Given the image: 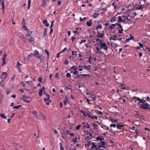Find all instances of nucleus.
I'll list each match as a JSON object with an SVG mask.
<instances>
[{"label":"nucleus","mask_w":150,"mask_h":150,"mask_svg":"<svg viewBox=\"0 0 150 150\" xmlns=\"http://www.w3.org/2000/svg\"><path fill=\"white\" fill-rule=\"evenodd\" d=\"M77 138L76 137H75L73 139V140L75 143H77Z\"/></svg>","instance_id":"43"},{"label":"nucleus","mask_w":150,"mask_h":150,"mask_svg":"<svg viewBox=\"0 0 150 150\" xmlns=\"http://www.w3.org/2000/svg\"><path fill=\"white\" fill-rule=\"evenodd\" d=\"M102 25L99 24L96 27V29L97 30L99 29H102Z\"/></svg>","instance_id":"29"},{"label":"nucleus","mask_w":150,"mask_h":150,"mask_svg":"<svg viewBox=\"0 0 150 150\" xmlns=\"http://www.w3.org/2000/svg\"><path fill=\"white\" fill-rule=\"evenodd\" d=\"M42 77H39V78H38V80L40 82H42Z\"/></svg>","instance_id":"52"},{"label":"nucleus","mask_w":150,"mask_h":150,"mask_svg":"<svg viewBox=\"0 0 150 150\" xmlns=\"http://www.w3.org/2000/svg\"><path fill=\"white\" fill-rule=\"evenodd\" d=\"M99 13H95L93 14V18L95 19L97 18V17L98 16Z\"/></svg>","instance_id":"31"},{"label":"nucleus","mask_w":150,"mask_h":150,"mask_svg":"<svg viewBox=\"0 0 150 150\" xmlns=\"http://www.w3.org/2000/svg\"><path fill=\"white\" fill-rule=\"evenodd\" d=\"M111 121L112 122H117V121L116 120L114 119H112L111 120Z\"/></svg>","instance_id":"56"},{"label":"nucleus","mask_w":150,"mask_h":150,"mask_svg":"<svg viewBox=\"0 0 150 150\" xmlns=\"http://www.w3.org/2000/svg\"><path fill=\"white\" fill-rule=\"evenodd\" d=\"M87 145H90L92 144V143H91V142L90 141L87 142Z\"/></svg>","instance_id":"62"},{"label":"nucleus","mask_w":150,"mask_h":150,"mask_svg":"<svg viewBox=\"0 0 150 150\" xmlns=\"http://www.w3.org/2000/svg\"><path fill=\"white\" fill-rule=\"evenodd\" d=\"M68 102V98L67 97H66L65 98L64 100L63 103L65 105L67 104V103Z\"/></svg>","instance_id":"28"},{"label":"nucleus","mask_w":150,"mask_h":150,"mask_svg":"<svg viewBox=\"0 0 150 150\" xmlns=\"http://www.w3.org/2000/svg\"><path fill=\"white\" fill-rule=\"evenodd\" d=\"M97 36L98 38H103L104 36V32L103 31L101 33H100L99 31H98Z\"/></svg>","instance_id":"9"},{"label":"nucleus","mask_w":150,"mask_h":150,"mask_svg":"<svg viewBox=\"0 0 150 150\" xmlns=\"http://www.w3.org/2000/svg\"><path fill=\"white\" fill-rule=\"evenodd\" d=\"M7 76L8 74L6 72H3L2 73L0 77L1 79L2 82H3L5 81Z\"/></svg>","instance_id":"4"},{"label":"nucleus","mask_w":150,"mask_h":150,"mask_svg":"<svg viewBox=\"0 0 150 150\" xmlns=\"http://www.w3.org/2000/svg\"><path fill=\"white\" fill-rule=\"evenodd\" d=\"M35 52L34 55L36 57H38V50H35Z\"/></svg>","instance_id":"46"},{"label":"nucleus","mask_w":150,"mask_h":150,"mask_svg":"<svg viewBox=\"0 0 150 150\" xmlns=\"http://www.w3.org/2000/svg\"><path fill=\"white\" fill-rule=\"evenodd\" d=\"M22 65V64L20 63L19 61H18L17 63L16 67L18 69V71L19 72H21V70L20 69V67Z\"/></svg>","instance_id":"10"},{"label":"nucleus","mask_w":150,"mask_h":150,"mask_svg":"<svg viewBox=\"0 0 150 150\" xmlns=\"http://www.w3.org/2000/svg\"><path fill=\"white\" fill-rule=\"evenodd\" d=\"M33 115L36 118H37V111H34L33 112Z\"/></svg>","instance_id":"32"},{"label":"nucleus","mask_w":150,"mask_h":150,"mask_svg":"<svg viewBox=\"0 0 150 150\" xmlns=\"http://www.w3.org/2000/svg\"><path fill=\"white\" fill-rule=\"evenodd\" d=\"M91 97L92 98L93 100H96V97L95 96H93V95H92L91 96Z\"/></svg>","instance_id":"55"},{"label":"nucleus","mask_w":150,"mask_h":150,"mask_svg":"<svg viewBox=\"0 0 150 150\" xmlns=\"http://www.w3.org/2000/svg\"><path fill=\"white\" fill-rule=\"evenodd\" d=\"M76 39L75 37H71V40L73 42H74V40H75Z\"/></svg>","instance_id":"63"},{"label":"nucleus","mask_w":150,"mask_h":150,"mask_svg":"<svg viewBox=\"0 0 150 150\" xmlns=\"http://www.w3.org/2000/svg\"><path fill=\"white\" fill-rule=\"evenodd\" d=\"M116 16H114L111 18L110 21V22L111 23H112L113 22L115 21H116Z\"/></svg>","instance_id":"26"},{"label":"nucleus","mask_w":150,"mask_h":150,"mask_svg":"<svg viewBox=\"0 0 150 150\" xmlns=\"http://www.w3.org/2000/svg\"><path fill=\"white\" fill-rule=\"evenodd\" d=\"M17 35L20 38L21 37L22 34L20 33H17Z\"/></svg>","instance_id":"59"},{"label":"nucleus","mask_w":150,"mask_h":150,"mask_svg":"<svg viewBox=\"0 0 150 150\" xmlns=\"http://www.w3.org/2000/svg\"><path fill=\"white\" fill-rule=\"evenodd\" d=\"M96 41H100V44L101 43V42L102 43V41L101 40H100V39H98V38H97L96 39Z\"/></svg>","instance_id":"60"},{"label":"nucleus","mask_w":150,"mask_h":150,"mask_svg":"<svg viewBox=\"0 0 150 150\" xmlns=\"http://www.w3.org/2000/svg\"><path fill=\"white\" fill-rule=\"evenodd\" d=\"M66 76L67 78H69L71 76V75L69 73H68L66 74Z\"/></svg>","instance_id":"45"},{"label":"nucleus","mask_w":150,"mask_h":150,"mask_svg":"<svg viewBox=\"0 0 150 150\" xmlns=\"http://www.w3.org/2000/svg\"><path fill=\"white\" fill-rule=\"evenodd\" d=\"M2 60H3V63H2V65H3L6 64V62H5V60L4 59H4H2Z\"/></svg>","instance_id":"53"},{"label":"nucleus","mask_w":150,"mask_h":150,"mask_svg":"<svg viewBox=\"0 0 150 150\" xmlns=\"http://www.w3.org/2000/svg\"><path fill=\"white\" fill-rule=\"evenodd\" d=\"M69 63L67 60L66 59L64 60V64H68Z\"/></svg>","instance_id":"49"},{"label":"nucleus","mask_w":150,"mask_h":150,"mask_svg":"<svg viewBox=\"0 0 150 150\" xmlns=\"http://www.w3.org/2000/svg\"><path fill=\"white\" fill-rule=\"evenodd\" d=\"M92 146H91V149H92L94 147L96 150H97L98 149H97L98 146V145H96L95 144L94 142H92Z\"/></svg>","instance_id":"19"},{"label":"nucleus","mask_w":150,"mask_h":150,"mask_svg":"<svg viewBox=\"0 0 150 150\" xmlns=\"http://www.w3.org/2000/svg\"><path fill=\"white\" fill-rule=\"evenodd\" d=\"M0 116H1L2 118H4V119H6V116H5L4 114H0Z\"/></svg>","instance_id":"39"},{"label":"nucleus","mask_w":150,"mask_h":150,"mask_svg":"<svg viewBox=\"0 0 150 150\" xmlns=\"http://www.w3.org/2000/svg\"><path fill=\"white\" fill-rule=\"evenodd\" d=\"M21 107V105H18L17 106H14L13 107V108L17 109L18 108H19Z\"/></svg>","instance_id":"41"},{"label":"nucleus","mask_w":150,"mask_h":150,"mask_svg":"<svg viewBox=\"0 0 150 150\" xmlns=\"http://www.w3.org/2000/svg\"><path fill=\"white\" fill-rule=\"evenodd\" d=\"M101 7L102 8L101 10H103L106 11L105 4L104 3H102L101 5Z\"/></svg>","instance_id":"15"},{"label":"nucleus","mask_w":150,"mask_h":150,"mask_svg":"<svg viewBox=\"0 0 150 150\" xmlns=\"http://www.w3.org/2000/svg\"><path fill=\"white\" fill-rule=\"evenodd\" d=\"M86 41V40H83L81 41L80 42V44H81L85 42Z\"/></svg>","instance_id":"58"},{"label":"nucleus","mask_w":150,"mask_h":150,"mask_svg":"<svg viewBox=\"0 0 150 150\" xmlns=\"http://www.w3.org/2000/svg\"><path fill=\"white\" fill-rule=\"evenodd\" d=\"M83 125V128L88 129L90 128V126L88 123L83 122L82 125Z\"/></svg>","instance_id":"12"},{"label":"nucleus","mask_w":150,"mask_h":150,"mask_svg":"<svg viewBox=\"0 0 150 150\" xmlns=\"http://www.w3.org/2000/svg\"><path fill=\"white\" fill-rule=\"evenodd\" d=\"M110 126L111 127H116V126H117V125L115 124H112L110 125Z\"/></svg>","instance_id":"48"},{"label":"nucleus","mask_w":150,"mask_h":150,"mask_svg":"<svg viewBox=\"0 0 150 150\" xmlns=\"http://www.w3.org/2000/svg\"><path fill=\"white\" fill-rule=\"evenodd\" d=\"M60 146V150H64V148L62 146V144L61 143H59Z\"/></svg>","instance_id":"36"},{"label":"nucleus","mask_w":150,"mask_h":150,"mask_svg":"<svg viewBox=\"0 0 150 150\" xmlns=\"http://www.w3.org/2000/svg\"><path fill=\"white\" fill-rule=\"evenodd\" d=\"M22 25H25V19L24 18H23L22 20Z\"/></svg>","instance_id":"44"},{"label":"nucleus","mask_w":150,"mask_h":150,"mask_svg":"<svg viewBox=\"0 0 150 150\" xmlns=\"http://www.w3.org/2000/svg\"><path fill=\"white\" fill-rule=\"evenodd\" d=\"M117 128L118 129H124V125H120L119 124H118L117 125Z\"/></svg>","instance_id":"17"},{"label":"nucleus","mask_w":150,"mask_h":150,"mask_svg":"<svg viewBox=\"0 0 150 150\" xmlns=\"http://www.w3.org/2000/svg\"><path fill=\"white\" fill-rule=\"evenodd\" d=\"M34 54H33V53H31L30 54H29L28 57H31L32 56H34Z\"/></svg>","instance_id":"61"},{"label":"nucleus","mask_w":150,"mask_h":150,"mask_svg":"<svg viewBox=\"0 0 150 150\" xmlns=\"http://www.w3.org/2000/svg\"><path fill=\"white\" fill-rule=\"evenodd\" d=\"M82 125H79L77 126L76 129H79Z\"/></svg>","instance_id":"57"},{"label":"nucleus","mask_w":150,"mask_h":150,"mask_svg":"<svg viewBox=\"0 0 150 150\" xmlns=\"http://www.w3.org/2000/svg\"><path fill=\"white\" fill-rule=\"evenodd\" d=\"M22 99L23 101L27 103H29L32 100V98L31 97L25 95H23L22 96Z\"/></svg>","instance_id":"3"},{"label":"nucleus","mask_w":150,"mask_h":150,"mask_svg":"<svg viewBox=\"0 0 150 150\" xmlns=\"http://www.w3.org/2000/svg\"><path fill=\"white\" fill-rule=\"evenodd\" d=\"M23 28L24 29V30H26L27 32H29L30 30L25 25H22Z\"/></svg>","instance_id":"22"},{"label":"nucleus","mask_w":150,"mask_h":150,"mask_svg":"<svg viewBox=\"0 0 150 150\" xmlns=\"http://www.w3.org/2000/svg\"><path fill=\"white\" fill-rule=\"evenodd\" d=\"M49 1V0H42V3L41 6L42 7H45L46 5V1Z\"/></svg>","instance_id":"13"},{"label":"nucleus","mask_w":150,"mask_h":150,"mask_svg":"<svg viewBox=\"0 0 150 150\" xmlns=\"http://www.w3.org/2000/svg\"><path fill=\"white\" fill-rule=\"evenodd\" d=\"M138 44L140 47H142L143 49H144L143 47V45L142 44H141L140 42H139Z\"/></svg>","instance_id":"64"},{"label":"nucleus","mask_w":150,"mask_h":150,"mask_svg":"<svg viewBox=\"0 0 150 150\" xmlns=\"http://www.w3.org/2000/svg\"><path fill=\"white\" fill-rule=\"evenodd\" d=\"M26 83L31 86L33 84V82L31 81H27Z\"/></svg>","instance_id":"38"},{"label":"nucleus","mask_w":150,"mask_h":150,"mask_svg":"<svg viewBox=\"0 0 150 150\" xmlns=\"http://www.w3.org/2000/svg\"><path fill=\"white\" fill-rule=\"evenodd\" d=\"M141 2L140 1L139 3V5L138 7V9L139 10L142 9L144 7V5H143L141 4Z\"/></svg>","instance_id":"18"},{"label":"nucleus","mask_w":150,"mask_h":150,"mask_svg":"<svg viewBox=\"0 0 150 150\" xmlns=\"http://www.w3.org/2000/svg\"><path fill=\"white\" fill-rule=\"evenodd\" d=\"M103 140H104V139L102 138V136L100 135L98 136L96 138V141H100L101 144H102V142H104V141H103Z\"/></svg>","instance_id":"11"},{"label":"nucleus","mask_w":150,"mask_h":150,"mask_svg":"<svg viewBox=\"0 0 150 150\" xmlns=\"http://www.w3.org/2000/svg\"><path fill=\"white\" fill-rule=\"evenodd\" d=\"M95 52L98 54H100L101 53V51H100V48L98 47H96L95 49Z\"/></svg>","instance_id":"14"},{"label":"nucleus","mask_w":150,"mask_h":150,"mask_svg":"<svg viewBox=\"0 0 150 150\" xmlns=\"http://www.w3.org/2000/svg\"><path fill=\"white\" fill-rule=\"evenodd\" d=\"M119 28L121 29V30H119V33H123V32L124 30L122 28V26L120 24V25H119Z\"/></svg>","instance_id":"21"},{"label":"nucleus","mask_w":150,"mask_h":150,"mask_svg":"<svg viewBox=\"0 0 150 150\" xmlns=\"http://www.w3.org/2000/svg\"><path fill=\"white\" fill-rule=\"evenodd\" d=\"M39 59L40 60V61L41 62L42 61H43L44 59V57L42 55H40L38 56V60Z\"/></svg>","instance_id":"20"},{"label":"nucleus","mask_w":150,"mask_h":150,"mask_svg":"<svg viewBox=\"0 0 150 150\" xmlns=\"http://www.w3.org/2000/svg\"><path fill=\"white\" fill-rule=\"evenodd\" d=\"M81 75L82 76H84L85 77H86V76H87L88 77H90V75L88 74H82Z\"/></svg>","instance_id":"50"},{"label":"nucleus","mask_w":150,"mask_h":150,"mask_svg":"<svg viewBox=\"0 0 150 150\" xmlns=\"http://www.w3.org/2000/svg\"><path fill=\"white\" fill-rule=\"evenodd\" d=\"M116 25V24H112L110 25V26L109 28L110 29H112V28H114Z\"/></svg>","instance_id":"35"},{"label":"nucleus","mask_w":150,"mask_h":150,"mask_svg":"<svg viewBox=\"0 0 150 150\" xmlns=\"http://www.w3.org/2000/svg\"><path fill=\"white\" fill-rule=\"evenodd\" d=\"M21 85L23 86H25V83L24 82L22 81L21 82Z\"/></svg>","instance_id":"54"},{"label":"nucleus","mask_w":150,"mask_h":150,"mask_svg":"<svg viewBox=\"0 0 150 150\" xmlns=\"http://www.w3.org/2000/svg\"><path fill=\"white\" fill-rule=\"evenodd\" d=\"M45 87H42V88L40 90L39 93V94L40 96H41L42 94V92L43 91H45Z\"/></svg>","instance_id":"16"},{"label":"nucleus","mask_w":150,"mask_h":150,"mask_svg":"<svg viewBox=\"0 0 150 150\" xmlns=\"http://www.w3.org/2000/svg\"><path fill=\"white\" fill-rule=\"evenodd\" d=\"M45 52L47 54L48 57V58L49 56V53L48 50L47 49H46L45 50Z\"/></svg>","instance_id":"40"},{"label":"nucleus","mask_w":150,"mask_h":150,"mask_svg":"<svg viewBox=\"0 0 150 150\" xmlns=\"http://www.w3.org/2000/svg\"><path fill=\"white\" fill-rule=\"evenodd\" d=\"M31 3V0H28V9L30 8V4Z\"/></svg>","instance_id":"37"},{"label":"nucleus","mask_w":150,"mask_h":150,"mask_svg":"<svg viewBox=\"0 0 150 150\" xmlns=\"http://www.w3.org/2000/svg\"><path fill=\"white\" fill-rule=\"evenodd\" d=\"M125 18H126V16L123 15L122 16H119L117 18L119 19L118 22V23L121 22L125 23Z\"/></svg>","instance_id":"5"},{"label":"nucleus","mask_w":150,"mask_h":150,"mask_svg":"<svg viewBox=\"0 0 150 150\" xmlns=\"http://www.w3.org/2000/svg\"><path fill=\"white\" fill-rule=\"evenodd\" d=\"M81 112L83 113V115L85 117H86L87 115H88V113H87L86 112H85L82 110H81Z\"/></svg>","instance_id":"33"},{"label":"nucleus","mask_w":150,"mask_h":150,"mask_svg":"<svg viewBox=\"0 0 150 150\" xmlns=\"http://www.w3.org/2000/svg\"><path fill=\"white\" fill-rule=\"evenodd\" d=\"M144 98H143L142 99L139 97L134 96L132 97V100L135 102L137 101V104L140 106L141 108L146 109L150 106L149 104L146 103V100L147 99L148 101L150 100V97L147 96V99L146 98L145 100L144 99Z\"/></svg>","instance_id":"1"},{"label":"nucleus","mask_w":150,"mask_h":150,"mask_svg":"<svg viewBox=\"0 0 150 150\" xmlns=\"http://www.w3.org/2000/svg\"><path fill=\"white\" fill-rule=\"evenodd\" d=\"M116 35H114L112 37H110V40L111 41V39H112L113 40H116Z\"/></svg>","instance_id":"27"},{"label":"nucleus","mask_w":150,"mask_h":150,"mask_svg":"<svg viewBox=\"0 0 150 150\" xmlns=\"http://www.w3.org/2000/svg\"><path fill=\"white\" fill-rule=\"evenodd\" d=\"M91 22H92V20H90L89 21H87L86 22V24H87V25L88 26H91L92 24V23Z\"/></svg>","instance_id":"25"},{"label":"nucleus","mask_w":150,"mask_h":150,"mask_svg":"<svg viewBox=\"0 0 150 150\" xmlns=\"http://www.w3.org/2000/svg\"><path fill=\"white\" fill-rule=\"evenodd\" d=\"M105 142H102L101 145H98V146L97 148L98 150H104L103 149H101V147L105 148Z\"/></svg>","instance_id":"8"},{"label":"nucleus","mask_w":150,"mask_h":150,"mask_svg":"<svg viewBox=\"0 0 150 150\" xmlns=\"http://www.w3.org/2000/svg\"><path fill=\"white\" fill-rule=\"evenodd\" d=\"M77 52V51H73L72 52V54L73 55H76V56H77V54H76Z\"/></svg>","instance_id":"42"},{"label":"nucleus","mask_w":150,"mask_h":150,"mask_svg":"<svg viewBox=\"0 0 150 150\" xmlns=\"http://www.w3.org/2000/svg\"><path fill=\"white\" fill-rule=\"evenodd\" d=\"M0 86L2 87H4L5 86V84L4 83H3V82H1V83H0Z\"/></svg>","instance_id":"47"},{"label":"nucleus","mask_w":150,"mask_h":150,"mask_svg":"<svg viewBox=\"0 0 150 150\" xmlns=\"http://www.w3.org/2000/svg\"><path fill=\"white\" fill-rule=\"evenodd\" d=\"M67 50V47H65V48L64 49H63V50H62L61 52H60L61 53H63L65 51H66V50Z\"/></svg>","instance_id":"51"},{"label":"nucleus","mask_w":150,"mask_h":150,"mask_svg":"<svg viewBox=\"0 0 150 150\" xmlns=\"http://www.w3.org/2000/svg\"><path fill=\"white\" fill-rule=\"evenodd\" d=\"M77 67L75 66H73L70 68V70H73L74 72L73 74H77L78 73V71H77Z\"/></svg>","instance_id":"7"},{"label":"nucleus","mask_w":150,"mask_h":150,"mask_svg":"<svg viewBox=\"0 0 150 150\" xmlns=\"http://www.w3.org/2000/svg\"><path fill=\"white\" fill-rule=\"evenodd\" d=\"M100 49H103L107 51L108 50V47L105 43H101L100 44Z\"/></svg>","instance_id":"6"},{"label":"nucleus","mask_w":150,"mask_h":150,"mask_svg":"<svg viewBox=\"0 0 150 150\" xmlns=\"http://www.w3.org/2000/svg\"><path fill=\"white\" fill-rule=\"evenodd\" d=\"M32 33V31H29L26 35V38L28 40V42L30 44H33L34 43V38L31 37V35Z\"/></svg>","instance_id":"2"},{"label":"nucleus","mask_w":150,"mask_h":150,"mask_svg":"<svg viewBox=\"0 0 150 150\" xmlns=\"http://www.w3.org/2000/svg\"><path fill=\"white\" fill-rule=\"evenodd\" d=\"M43 23L47 27H49V24L47 23V20L46 19L44 20Z\"/></svg>","instance_id":"23"},{"label":"nucleus","mask_w":150,"mask_h":150,"mask_svg":"<svg viewBox=\"0 0 150 150\" xmlns=\"http://www.w3.org/2000/svg\"><path fill=\"white\" fill-rule=\"evenodd\" d=\"M46 95L47 96V98H45L44 99V100L45 101H48L50 99V96L48 94H46Z\"/></svg>","instance_id":"30"},{"label":"nucleus","mask_w":150,"mask_h":150,"mask_svg":"<svg viewBox=\"0 0 150 150\" xmlns=\"http://www.w3.org/2000/svg\"><path fill=\"white\" fill-rule=\"evenodd\" d=\"M0 3L2 6L3 10L4 9V2L3 0H0Z\"/></svg>","instance_id":"24"},{"label":"nucleus","mask_w":150,"mask_h":150,"mask_svg":"<svg viewBox=\"0 0 150 150\" xmlns=\"http://www.w3.org/2000/svg\"><path fill=\"white\" fill-rule=\"evenodd\" d=\"M47 34V29L45 28V30H44V33H43L44 37H45V36Z\"/></svg>","instance_id":"34"}]
</instances>
